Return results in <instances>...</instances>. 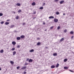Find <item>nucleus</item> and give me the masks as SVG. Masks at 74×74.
<instances>
[{"mask_svg": "<svg viewBox=\"0 0 74 74\" xmlns=\"http://www.w3.org/2000/svg\"><path fill=\"white\" fill-rule=\"evenodd\" d=\"M54 22H58V19L56 18H54Z\"/></svg>", "mask_w": 74, "mask_h": 74, "instance_id": "1", "label": "nucleus"}, {"mask_svg": "<svg viewBox=\"0 0 74 74\" xmlns=\"http://www.w3.org/2000/svg\"><path fill=\"white\" fill-rule=\"evenodd\" d=\"M64 1H61L60 2V3L61 4H63L64 3Z\"/></svg>", "mask_w": 74, "mask_h": 74, "instance_id": "2", "label": "nucleus"}, {"mask_svg": "<svg viewBox=\"0 0 74 74\" xmlns=\"http://www.w3.org/2000/svg\"><path fill=\"white\" fill-rule=\"evenodd\" d=\"M49 19H51V18H54V17H53V16H50V17H49Z\"/></svg>", "mask_w": 74, "mask_h": 74, "instance_id": "3", "label": "nucleus"}, {"mask_svg": "<svg viewBox=\"0 0 74 74\" xmlns=\"http://www.w3.org/2000/svg\"><path fill=\"white\" fill-rule=\"evenodd\" d=\"M26 69V66H23L21 68L22 70H24V69Z\"/></svg>", "mask_w": 74, "mask_h": 74, "instance_id": "4", "label": "nucleus"}, {"mask_svg": "<svg viewBox=\"0 0 74 74\" xmlns=\"http://www.w3.org/2000/svg\"><path fill=\"white\" fill-rule=\"evenodd\" d=\"M12 44L13 45H15V44H16V42L14 41H13L12 42Z\"/></svg>", "mask_w": 74, "mask_h": 74, "instance_id": "5", "label": "nucleus"}, {"mask_svg": "<svg viewBox=\"0 0 74 74\" xmlns=\"http://www.w3.org/2000/svg\"><path fill=\"white\" fill-rule=\"evenodd\" d=\"M40 44H41V43L40 42H39L37 43V45L38 46V45H40Z\"/></svg>", "mask_w": 74, "mask_h": 74, "instance_id": "6", "label": "nucleus"}, {"mask_svg": "<svg viewBox=\"0 0 74 74\" xmlns=\"http://www.w3.org/2000/svg\"><path fill=\"white\" fill-rule=\"evenodd\" d=\"M9 23H10L8 22H6L5 23V25H9Z\"/></svg>", "mask_w": 74, "mask_h": 74, "instance_id": "7", "label": "nucleus"}, {"mask_svg": "<svg viewBox=\"0 0 74 74\" xmlns=\"http://www.w3.org/2000/svg\"><path fill=\"white\" fill-rule=\"evenodd\" d=\"M33 62V60L32 59H29V62Z\"/></svg>", "mask_w": 74, "mask_h": 74, "instance_id": "8", "label": "nucleus"}, {"mask_svg": "<svg viewBox=\"0 0 74 74\" xmlns=\"http://www.w3.org/2000/svg\"><path fill=\"white\" fill-rule=\"evenodd\" d=\"M36 5V3H35V2H34L33 3H32V5L34 6V5Z\"/></svg>", "mask_w": 74, "mask_h": 74, "instance_id": "9", "label": "nucleus"}, {"mask_svg": "<svg viewBox=\"0 0 74 74\" xmlns=\"http://www.w3.org/2000/svg\"><path fill=\"white\" fill-rule=\"evenodd\" d=\"M21 38H25V36H24V35H22L21 36Z\"/></svg>", "mask_w": 74, "mask_h": 74, "instance_id": "10", "label": "nucleus"}, {"mask_svg": "<svg viewBox=\"0 0 74 74\" xmlns=\"http://www.w3.org/2000/svg\"><path fill=\"white\" fill-rule=\"evenodd\" d=\"M16 39L17 40H21V37H17L16 38Z\"/></svg>", "mask_w": 74, "mask_h": 74, "instance_id": "11", "label": "nucleus"}, {"mask_svg": "<svg viewBox=\"0 0 74 74\" xmlns=\"http://www.w3.org/2000/svg\"><path fill=\"white\" fill-rule=\"evenodd\" d=\"M34 49H32L29 51V52H34Z\"/></svg>", "mask_w": 74, "mask_h": 74, "instance_id": "12", "label": "nucleus"}, {"mask_svg": "<svg viewBox=\"0 0 74 74\" xmlns=\"http://www.w3.org/2000/svg\"><path fill=\"white\" fill-rule=\"evenodd\" d=\"M15 54H16V51H14L13 52V55H14H14H15Z\"/></svg>", "mask_w": 74, "mask_h": 74, "instance_id": "13", "label": "nucleus"}, {"mask_svg": "<svg viewBox=\"0 0 74 74\" xmlns=\"http://www.w3.org/2000/svg\"><path fill=\"white\" fill-rule=\"evenodd\" d=\"M10 63L12 65L14 64V62H13L12 61H11L10 62Z\"/></svg>", "mask_w": 74, "mask_h": 74, "instance_id": "14", "label": "nucleus"}, {"mask_svg": "<svg viewBox=\"0 0 74 74\" xmlns=\"http://www.w3.org/2000/svg\"><path fill=\"white\" fill-rule=\"evenodd\" d=\"M3 52H4V50H1L0 51V53H3Z\"/></svg>", "mask_w": 74, "mask_h": 74, "instance_id": "15", "label": "nucleus"}, {"mask_svg": "<svg viewBox=\"0 0 74 74\" xmlns=\"http://www.w3.org/2000/svg\"><path fill=\"white\" fill-rule=\"evenodd\" d=\"M51 69H53L54 68H55V66L54 65H52L51 66Z\"/></svg>", "mask_w": 74, "mask_h": 74, "instance_id": "16", "label": "nucleus"}, {"mask_svg": "<svg viewBox=\"0 0 74 74\" xmlns=\"http://www.w3.org/2000/svg\"><path fill=\"white\" fill-rule=\"evenodd\" d=\"M57 53H55L53 54V56H57Z\"/></svg>", "mask_w": 74, "mask_h": 74, "instance_id": "17", "label": "nucleus"}, {"mask_svg": "<svg viewBox=\"0 0 74 74\" xmlns=\"http://www.w3.org/2000/svg\"><path fill=\"white\" fill-rule=\"evenodd\" d=\"M64 40V38H62L60 40V42H62V41H63Z\"/></svg>", "mask_w": 74, "mask_h": 74, "instance_id": "18", "label": "nucleus"}, {"mask_svg": "<svg viewBox=\"0 0 74 74\" xmlns=\"http://www.w3.org/2000/svg\"><path fill=\"white\" fill-rule=\"evenodd\" d=\"M64 62H67V59H65L64 60Z\"/></svg>", "mask_w": 74, "mask_h": 74, "instance_id": "19", "label": "nucleus"}, {"mask_svg": "<svg viewBox=\"0 0 74 74\" xmlns=\"http://www.w3.org/2000/svg\"><path fill=\"white\" fill-rule=\"evenodd\" d=\"M59 64H58L56 65V67L58 68V67H59Z\"/></svg>", "mask_w": 74, "mask_h": 74, "instance_id": "20", "label": "nucleus"}, {"mask_svg": "<svg viewBox=\"0 0 74 74\" xmlns=\"http://www.w3.org/2000/svg\"><path fill=\"white\" fill-rule=\"evenodd\" d=\"M21 10H18V13H20V12H21Z\"/></svg>", "mask_w": 74, "mask_h": 74, "instance_id": "21", "label": "nucleus"}, {"mask_svg": "<svg viewBox=\"0 0 74 74\" xmlns=\"http://www.w3.org/2000/svg\"><path fill=\"white\" fill-rule=\"evenodd\" d=\"M64 69H68L69 68L67 67H64Z\"/></svg>", "mask_w": 74, "mask_h": 74, "instance_id": "22", "label": "nucleus"}, {"mask_svg": "<svg viewBox=\"0 0 74 74\" xmlns=\"http://www.w3.org/2000/svg\"><path fill=\"white\" fill-rule=\"evenodd\" d=\"M16 5H17V6H20V5H21V4L19 3H17Z\"/></svg>", "mask_w": 74, "mask_h": 74, "instance_id": "23", "label": "nucleus"}, {"mask_svg": "<svg viewBox=\"0 0 74 74\" xmlns=\"http://www.w3.org/2000/svg\"><path fill=\"white\" fill-rule=\"evenodd\" d=\"M14 25H12L11 26H10V28H12L13 27H14Z\"/></svg>", "mask_w": 74, "mask_h": 74, "instance_id": "24", "label": "nucleus"}, {"mask_svg": "<svg viewBox=\"0 0 74 74\" xmlns=\"http://www.w3.org/2000/svg\"><path fill=\"white\" fill-rule=\"evenodd\" d=\"M73 33H74V32L73 31L71 32L70 33V34H73Z\"/></svg>", "mask_w": 74, "mask_h": 74, "instance_id": "25", "label": "nucleus"}, {"mask_svg": "<svg viewBox=\"0 0 74 74\" xmlns=\"http://www.w3.org/2000/svg\"><path fill=\"white\" fill-rule=\"evenodd\" d=\"M15 49L14 48H12V49H11L12 51H14Z\"/></svg>", "mask_w": 74, "mask_h": 74, "instance_id": "26", "label": "nucleus"}, {"mask_svg": "<svg viewBox=\"0 0 74 74\" xmlns=\"http://www.w3.org/2000/svg\"><path fill=\"white\" fill-rule=\"evenodd\" d=\"M18 18H19L18 16H17L16 18V19H18Z\"/></svg>", "mask_w": 74, "mask_h": 74, "instance_id": "27", "label": "nucleus"}, {"mask_svg": "<svg viewBox=\"0 0 74 74\" xmlns=\"http://www.w3.org/2000/svg\"><path fill=\"white\" fill-rule=\"evenodd\" d=\"M20 47H21V46H20L19 45H18L17 46V47L18 48H20Z\"/></svg>", "mask_w": 74, "mask_h": 74, "instance_id": "28", "label": "nucleus"}, {"mask_svg": "<svg viewBox=\"0 0 74 74\" xmlns=\"http://www.w3.org/2000/svg\"><path fill=\"white\" fill-rule=\"evenodd\" d=\"M56 14H57V15H59V12H56Z\"/></svg>", "mask_w": 74, "mask_h": 74, "instance_id": "29", "label": "nucleus"}, {"mask_svg": "<svg viewBox=\"0 0 74 74\" xmlns=\"http://www.w3.org/2000/svg\"><path fill=\"white\" fill-rule=\"evenodd\" d=\"M3 14L2 13H0V16H3Z\"/></svg>", "mask_w": 74, "mask_h": 74, "instance_id": "30", "label": "nucleus"}, {"mask_svg": "<svg viewBox=\"0 0 74 74\" xmlns=\"http://www.w3.org/2000/svg\"><path fill=\"white\" fill-rule=\"evenodd\" d=\"M43 7H41L40 8V10H42V9H43Z\"/></svg>", "mask_w": 74, "mask_h": 74, "instance_id": "31", "label": "nucleus"}, {"mask_svg": "<svg viewBox=\"0 0 74 74\" xmlns=\"http://www.w3.org/2000/svg\"><path fill=\"white\" fill-rule=\"evenodd\" d=\"M60 26H58L57 28L59 30V29H60Z\"/></svg>", "mask_w": 74, "mask_h": 74, "instance_id": "32", "label": "nucleus"}, {"mask_svg": "<svg viewBox=\"0 0 74 74\" xmlns=\"http://www.w3.org/2000/svg\"><path fill=\"white\" fill-rule=\"evenodd\" d=\"M64 33H66V32H67V29H65V30H64Z\"/></svg>", "mask_w": 74, "mask_h": 74, "instance_id": "33", "label": "nucleus"}, {"mask_svg": "<svg viewBox=\"0 0 74 74\" xmlns=\"http://www.w3.org/2000/svg\"><path fill=\"white\" fill-rule=\"evenodd\" d=\"M53 28V26H52L50 27L51 29H52Z\"/></svg>", "mask_w": 74, "mask_h": 74, "instance_id": "34", "label": "nucleus"}, {"mask_svg": "<svg viewBox=\"0 0 74 74\" xmlns=\"http://www.w3.org/2000/svg\"><path fill=\"white\" fill-rule=\"evenodd\" d=\"M36 14V12L35 11L34 12V14Z\"/></svg>", "mask_w": 74, "mask_h": 74, "instance_id": "35", "label": "nucleus"}, {"mask_svg": "<svg viewBox=\"0 0 74 74\" xmlns=\"http://www.w3.org/2000/svg\"><path fill=\"white\" fill-rule=\"evenodd\" d=\"M1 24H3L4 23V21H2L1 23Z\"/></svg>", "mask_w": 74, "mask_h": 74, "instance_id": "36", "label": "nucleus"}, {"mask_svg": "<svg viewBox=\"0 0 74 74\" xmlns=\"http://www.w3.org/2000/svg\"><path fill=\"white\" fill-rule=\"evenodd\" d=\"M73 38H74V36H72L71 37V38L72 39H73Z\"/></svg>", "mask_w": 74, "mask_h": 74, "instance_id": "37", "label": "nucleus"}, {"mask_svg": "<svg viewBox=\"0 0 74 74\" xmlns=\"http://www.w3.org/2000/svg\"><path fill=\"white\" fill-rule=\"evenodd\" d=\"M19 69V66H18L17 67V69Z\"/></svg>", "mask_w": 74, "mask_h": 74, "instance_id": "38", "label": "nucleus"}, {"mask_svg": "<svg viewBox=\"0 0 74 74\" xmlns=\"http://www.w3.org/2000/svg\"><path fill=\"white\" fill-rule=\"evenodd\" d=\"M24 74H26V72L24 71Z\"/></svg>", "mask_w": 74, "mask_h": 74, "instance_id": "39", "label": "nucleus"}, {"mask_svg": "<svg viewBox=\"0 0 74 74\" xmlns=\"http://www.w3.org/2000/svg\"><path fill=\"white\" fill-rule=\"evenodd\" d=\"M25 25V23H24L23 24V25Z\"/></svg>", "mask_w": 74, "mask_h": 74, "instance_id": "40", "label": "nucleus"}, {"mask_svg": "<svg viewBox=\"0 0 74 74\" xmlns=\"http://www.w3.org/2000/svg\"><path fill=\"white\" fill-rule=\"evenodd\" d=\"M70 71H71V72H72L73 73H74V72L73 71H71V70H69Z\"/></svg>", "mask_w": 74, "mask_h": 74, "instance_id": "41", "label": "nucleus"}, {"mask_svg": "<svg viewBox=\"0 0 74 74\" xmlns=\"http://www.w3.org/2000/svg\"><path fill=\"white\" fill-rule=\"evenodd\" d=\"M45 5V3H44L43 4V6H44V5Z\"/></svg>", "mask_w": 74, "mask_h": 74, "instance_id": "42", "label": "nucleus"}, {"mask_svg": "<svg viewBox=\"0 0 74 74\" xmlns=\"http://www.w3.org/2000/svg\"><path fill=\"white\" fill-rule=\"evenodd\" d=\"M28 64L26 63V64H25V66L26 65H27Z\"/></svg>", "mask_w": 74, "mask_h": 74, "instance_id": "43", "label": "nucleus"}, {"mask_svg": "<svg viewBox=\"0 0 74 74\" xmlns=\"http://www.w3.org/2000/svg\"><path fill=\"white\" fill-rule=\"evenodd\" d=\"M55 1L57 2V1H59L58 0H55Z\"/></svg>", "mask_w": 74, "mask_h": 74, "instance_id": "44", "label": "nucleus"}, {"mask_svg": "<svg viewBox=\"0 0 74 74\" xmlns=\"http://www.w3.org/2000/svg\"><path fill=\"white\" fill-rule=\"evenodd\" d=\"M7 22H9L10 21V20H7Z\"/></svg>", "mask_w": 74, "mask_h": 74, "instance_id": "45", "label": "nucleus"}, {"mask_svg": "<svg viewBox=\"0 0 74 74\" xmlns=\"http://www.w3.org/2000/svg\"><path fill=\"white\" fill-rule=\"evenodd\" d=\"M29 60V59L28 58V59L27 60V61H28Z\"/></svg>", "mask_w": 74, "mask_h": 74, "instance_id": "46", "label": "nucleus"}, {"mask_svg": "<svg viewBox=\"0 0 74 74\" xmlns=\"http://www.w3.org/2000/svg\"><path fill=\"white\" fill-rule=\"evenodd\" d=\"M37 40H40V38H37Z\"/></svg>", "mask_w": 74, "mask_h": 74, "instance_id": "47", "label": "nucleus"}, {"mask_svg": "<svg viewBox=\"0 0 74 74\" xmlns=\"http://www.w3.org/2000/svg\"><path fill=\"white\" fill-rule=\"evenodd\" d=\"M43 25H45V23H43Z\"/></svg>", "mask_w": 74, "mask_h": 74, "instance_id": "48", "label": "nucleus"}, {"mask_svg": "<svg viewBox=\"0 0 74 74\" xmlns=\"http://www.w3.org/2000/svg\"><path fill=\"white\" fill-rule=\"evenodd\" d=\"M63 15H65V13H64L63 14Z\"/></svg>", "mask_w": 74, "mask_h": 74, "instance_id": "49", "label": "nucleus"}, {"mask_svg": "<svg viewBox=\"0 0 74 74\" xmlns=\"http://www.w3.org/2000/svg\"><path fill=\"white\" fill-rule=\"evenodd\" d=\"M47 29H45V32L47 31Z\"/></svg>", "mask_w": 74, "mask_h": 74, "instance_id": "50", "label": "nucleus"}, {"mask_svg": "<svg viewBox=\"0 0 74 74\" xmlns=\"http://www.w3.org/2000/svg\"><path fill=\"white\" fill-rule=\"evenodd\" d=\"M1 68H0V71H1Z\"/></svg>", "mask_w": 74, "mask_h": 74, "instance_id": "51", "label": "nucleus"}, {"mask_svg": "<svg viewBox=\"0 0 74 74\" xmlns=\"http://www.w3.org/2000/svg\"><path fill=\"white\" fill-rule=\"evenodd\" d=\"M45 48H48V47H46Z\"/></svg>", "mask_w": 74, "mask_h": 74, "instance_id": "52", "label": "nucleus"}, {"mask_svg": "<svg viewBox=\"0 0 74 74\" xmlns=\"http://www.w3.org/2000/svg\"><path fill=\"white\" fill-rule=\"evenodd\" d=\"M14 14H15V12H14Z\"/></svg>", "mask_w": 74, "mask_h": 74, "instance_id": "53", "label": "nucleus"}, {"mask_svg": "<svg viewBox=\"0 0 74 74\" xmlns=\"http://www.w3.org/2000/svg\"><path fill=\"white\" fill-rule=\"evenodd\" d=\"M7 49H8V48Z\"/></svg>", "mask_w": 74, "mask_h": 74, "instance_id": "54", "label": "nucleus"}]
</instances>
